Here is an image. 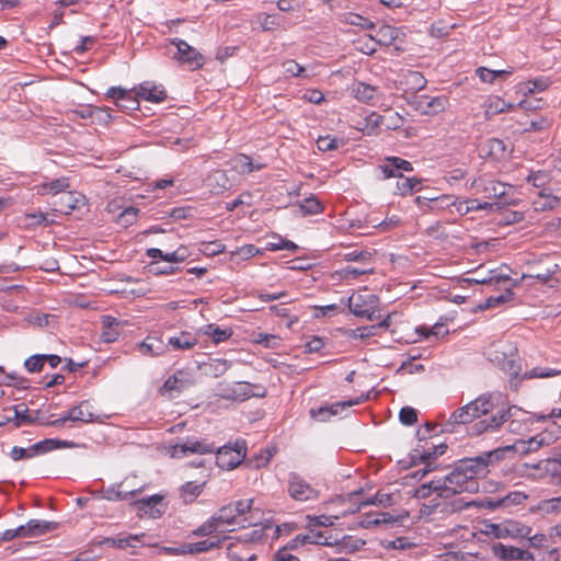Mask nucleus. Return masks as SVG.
Returning a JSON list of instances; mask_svg holds the SVG:
<instances>
[{"label": "nucleus", "mask_w": 561, "mask_h": 561, "mask_svg": "<svg viewBox=\"0 0 561 561\" xmlns=\"http://www.w3.org/2000/svg\"><path fill=\"white\" fill-rule=\"evenodd\" d=\"M205 333L210 336L216 344L227 341L232 335L230 329H220L214 323L206 327Z\"/></svg>", "instance_id": "nucleus-45"}, {"label": "nucleus", "mask_w": 561, "mask_h": 561, "mask_svg": "<svg viewBox=\"0 0 561 561\" xmlns=\"http://www.w3.org/2000/svg\"><path fill=\"white\" fill-rule=\"evenodd\" d=\"M334 519H336L335 516H327V515H320V516H313V517L308 516L307 528L332 526L334 524Z\"/></svg>", "instance_id": "nucleus-60"}, {"label": "nucleus", "mask_w": 561, "mask_h": 561, "mask_svg": "<svg viewBox=\"0 0 561 561\" xmlns=\"http://www.w3.org/2000/svg\"><path fill=\"white\" fill-rule=\"evenodd\" d=\"M415 108L423 115H437L446 108L448 105V99L444 95L430 96L419 95L414 101Z\"/></svg>", "instance_id": "nucleus-13"}, {"label": "nucleus", "mask_w": 561, "mask_h": 561, "mask_svg": "<svg viewBox=\"0 0 561 561\" xmlns=\"http://www.w3.org/2000/svg\"><path fill=\"white\" fill-rule=\"evenodd\" d=\"M253 500H240L222 506L214 516L220 527V533L227 531L230 526H244L248 522L243 515L251 512Z\"/></svg>", "instance_id": "nucleus-5"}, {"label": "nucleus", "mask_w": 561, "mask_h": 561, "mask_svg": "<svg viewBox=\"0 0 561 561\" xmlns=\"http://www.w3.org/2000/svg\"><path fill=\"white\" fill-rule=\"evenodd\" d=\"M103 324V331L101 334V339L105 343H113L115 342L119 336V322L116 318L111 316H105L102 321Z\"/></svg>", "instance_id": "nucleus-29"}, {"label": "nucleus", "mask_w": 561, "mask_h": 561, "mask_svg": "<svg viewBox=\"0 0 561 561\" xmlns=\"http://www.w3.org/2000/svg\"><path fill=\"white\" fill-rule=\"evenodd\" d=\"M67 413L68 419L72 422L90 423L94 421L89 401H82L79 405L71 408Z\"/></svg>", "instance_id": "nucleus-24"}, {"label": "nucleus", "mask_w": 561, "mask_h": 561, "mask_svg": "<svg viewBox=\"0 0 561 561\" xmlns=\"http://www.w3.org/2000/svg\"><path fill=\"white\" fill-rule=\"evenodd\" d=\"M284 73L286 77L294 78H309L310 76L306 73V68L299 65L295 60H286L283 62Z\"/></svg>", "instance_id": "nucleus-47"}, {"label": "nucleus", "mask_w": 561, "mask_h": 561, "mask_svg": "<svg viewBox=\"0 0 561 561\" xmlns=\"http://www.w3.org/2000/svg\"><path fill=\"white\" fill-rule=\"evenodd\" d=\"M378 93V89L374 85L356 82L353 85V94L354 96L362 102L370 103L375 100Z\"/></svg>", "instance_id": "nucleus-32"}, {"label": "nucleus", "mask_w": 561, "mask_h": 561, "mask_svg": "<svg viewBox=\"0 0 561 561\" xmlns=\"http://www.w3.org/2000/svg\"><path fill=\"white\" fill-rule=\"evenodd\" d=\"M311 535L312 545H321V546H331L337 542V537L332 536L331 534H327L325 531L316 530V528H308Z\"/></svg>", "instance_id": "nucleus-46"}, {"label": "nucleus", "mask_w": 561, "mask_h": 561, "mask_svg": "<svg viewBox=\"0 0 561 561\" xmlns=\"http://www.w3.org/2000/svg\"><path fill=\"white\" fill-rule=\"evenodd\" d=\"M351 312L359 318H365L369 321L376 319V311L378 307V297L376 295H362V294H353L348 298L347 304Z\"/></svg>", "instance_id": "nucleus-8"}, {"label": "nucleus", "mask_w": 561, "mask_h": 561, "mask_svg": "<svg viewBox=\"0 0 561 561\" xmlns=\"http://www.w3.org/2000/svg\"><path fill=\"white\" fill-rule=\"evenodd\" d=\"M233 168L239 173H251L253 171H260L265 168L263 163H254L252 159L245 154H240L233 160Z\"/></svg>", "instance_id": "nucleus-37"}, {"label": "nucleus", "mask_w": 561, "mask_h": 561, "mask_svg": "<svg viewBox=\"0 0 561 561\" xmlns=\"http://www.w3.org/2000/svg\"><path fill=\"white\" fill-rule=\"evenodd\" d=\"M263 538L262 528L236 537L227 547V557L231 561H254L256 559L254 546L261 543Z\"/></svg>", "instance_id": "nucleus-4"}, {"label": "nucleus", "mask_w": 561, "mask_h": 561, "mask_svg": "<svg viewBox=\"0 0 561 561\" xmlns=\"http://www.w3.org/2000/svg\"><path fill=\"white\" fill-rule=\"evenodd\" d=\"M493 554L502 561H533L534 556L525 549L507 546L501 542L491 547Z\"/></svg>", "instance_id": "nucleus-14"}, {"label": "nucleus", "mask_w": 561, "mask_h": 561, "mask_svg": "<svg viewBox=\"0 0 561 561\" xmlns=\"http://www.w3.org/2000/svg\"><path fill=\"white\" fill-rule=\"evenodd\" d=\"M399 33V28L385 24L377 30L375 36H369V41H375L376 44L381 46H390L398 38Z\"/></svg>", "instance_id": "nucleus-23"}, {"label": "nucleus", "mask_w": 561, "mask_h": 561, "mask_svg": "<svg viewBox=\"0 0 561 561\" xmlns=\"http://www.w3.org/2000/svg\"><path fill=\"white\" fill-rule=\"evenodd\" d=\"M505 525L507 538L524 539L526 537H529V535L533 531L531 527L517 520L507 519L505 520Z\"/></svg>", "instance_id": "nucleus-34"}, {"label": "nucleus", "mask_w": 561, "mask_h": 561, "mask_svg": "<svg viewBox=\"0 0 561 561\" xmlns=\"http://www.w3.org/2000/svg\"><path fill=\"white\" fill-rule=\"evenodd\" d=\"M503 456L504 449H494L472 458L460 459L448 474L421 484L415 490V496L425 499L432 493H437L439 497L448 499L463 492L474 493L479 490V479L486 477Z\"/></svg>", "instance_id": "nucleus-2"}, {"label": "nucleus", "mask_w": 561, "mask_h": 561, "mask_svg": "<svg viewBox=\"0 0 561 561\" xmlns=\"http://www.w3.org/2000/svg\"><path fill=\"white\" fill-rule=\"evenodd\" d=\"M559 203L560 198L558 196L552 195L543 188L539 192L538 197L534 199L533 205L536 211H545L553 209L559 205Z\"/></svg>", "instance_id": "nucleus-28"}, {"label": "nucleus", "mask_w": 561, "mask_h": 561, "mask_svg": "<svg viewBox=\"0 0 561 561\" xmlns=\"http://www.w3.org/2000/svg\"><path fill=\"white\" fill-rule=\"evenodd\" d=\"M373 273H374V267L356 268V267H352V266H346V267L342 268L340 272L341 276L344 279H355L360 275L373 274Z\"/></svg>", "instance_id": "nucleus-56"}, {"label": "nucleus", "mask_w": 561, "mask_h": 561, "mask_svg": "<svg viewBox=\"0 0 561 561\" xmlns=\"http://www.w3.org/2000/svg\"><path fill=\"white\" fill-rule=\"evenodd\" d=\"M430 450H426L424 446H417L414 448L410 455L411 463L419 465L424 463L425 467L423 470L417 471L415 476L424 477L426 473L432 472L437 469V467H432V461H430Z\"/></svg>", "instance_id": "nucleus-21"}, {"label": "nucleus", "mask_w": 561, "mask_h": 561, "mask_svg": "<svg viewBox=\"0 0 561 561\" xmlns=\"http://www.w3.org/2000/svg\"><path fill=\"white\" fill-rule=\"evenodd\" d=\"M527 495L520 491H512L502 497H493L484 501L483 506L489 510H497L501 507L510 508L523 504L527 500Z\"/></svg>", "instance_id": "nucleus-16"}, {"label": "nucleus", "mask_w": 561, "mask_h": 561, "mask_svg": "<svg viewBox=\"0 0 561 561\" xmlns=\"http://www.w3.org/2000/svg\"><path fill=\"white\" fill-rule=\"evenodd\" d=\"M344 145V141L341 138L327 135V136H320L317 139V147L320 151H331L336 150L341 146Z\"/></svg>", "instance_id": "nucleus-44"}, {"label": "nucleus", "mask_w": 561, "mask_h": 561, "mask_svg": "<svg viewBox=\"0 0 561 561\" xmlns=\"http://www.w3.org/2000/svg\"><path fill=\"white\" fill-rule=\"evenodd\" d=\"M483 533L494 538H507L505 520L500 524H486Z\"/></svg>", "instance_id": "nucleus-55"}, {"label": "nucleus", "mask_w": 561, "mask_h": 561, "mask_svg": "<svg viewBox=\"0 0 561 561\" xmlns=\"http://www.w3.org/2000/svg\"><path fill=\"white\" fill-rule=\"evenodd\" d=\"M525 411L511 405L501 392H485L451 413L444 431L453 432L455 425H465L481 419L471 427V434L496 433L507 423V431L518 434L527 428Z\"/></svg>", "instance_id": "nucleus-1"}, {"label": "nucleus", "mask_w": 561, "mask_h": 561, "mask_svg": "<svg viewBox=\"0 0 561 561\" xmlns=\"http://www.w3.org/2000/svg\"><path fill=\"white\" fill-rule=\"evenodd\" d=\"M170 43L178 48V59L181 64H185L192 69H199L204 66L203 55L184 39L172 38Z\"/></svg>", "instance_id": "nucleus-10"}, {"label": "nucleus", "mask_w": 561, "mask_h": 561, "mask_svg": "<svg viewBox=\"0 0 561 561\" xmlns=\"http://www.w3.org/2000/svg\"><path fill=\"white\" fill-rule=\"evenodd\" d=\"M489 153L495 159H502L505 157L506 145L502 139L492 138L488 141Z\"/></svg>", "instance_id": "nucleus-51"}, {"label": "nucleus", "mask_w": 561, "mask_h": 561, "mask_svg": "<svg viewBox=\"0 0 561 561\" xmlns=\"http://www.w3.org/2000/svg\"><path fill=\"white\" fill-rule=\"evenodd\" d=\"M58 523L42 519H30L26 523V534L30 538L38 537L56 530Z\"/></svg>", "instance_id": "nucleus-22"}, {"label": "nucleus", "mask_w": 561, "mask_h": 561, "mask_svg": "<svg viewBox=\"0 0 561 561\" xmlns=\"http://www.w3.org/2000/svg\"><path fill=\"white\" fill-rule=\"evenodd\" d=\"M227 391V397L233 400L242 401L251 397H264V390L262 387L253 386L245 381L236 382Z\"/></svg>", "instance_id": "nucleus-17"}, {"label": "nucleus", "mask_w": 561, "mask_h": 561, "mask_svg": "<svg viewBox=\"0 0 561 561\" xmlns=\"http://www.w3.org/2000/svg\"><path fill=\"white\" fill-rule=\"evenodd\" d=\"M371 259V253L368 251H351L344 255V260L348 262H368Z\"/></svg>", "instance_id": "nucleus-63"}, {"label": "nucleus", "mask_w": 561, "mask_h": 561, "mask_svg": "<svg viewBox=\"0 0 561 561\" xmlns=\"http://www.w3.org/2000/svg\"><path fill=\"white\" fill-rule=\"evenodd\" d=\"M481 186L482 188L480 191L486 198H502L506 194V185L500 181H480L478 187Z\"/></svg>", "instance_id": "nucleus-25"}, {"label": "nucleus", "mask_w": 561, "mask_h": 561, "mask_svg": "<svg viewBox=\"0 0 561 561\" xmlns=\"http://www.w3.org/2000/svg\"><path fill=\"white\" fill-rule=\"evenodd\" d=\"M385 161L392 162V167L397 170L399 174H402V172L413 171L412 163L400 157H386Z\"/></svg>", "instance_id": "nucleus-58"}, {"label": "nucleus", "mask_w": 561, "mask_h": 561, "mask_svg": "<svg viewBox=\"0 0 561 561\" xmlns=\"http://www.w3.org/2000/svg\"><path fill=\"white\" fill-rule=\"evenodd\" d=\"M179 375H182V373L174 374L164 381L163 386L161 387L162 394L168 393L171 398H173L174 393H180L187 387V380L180 378Z\"/></svg>", "instance_id": "nucleus-30"}, {"label": "nucleus", "mask_w": 561, "mask_h": 561, "mask_svg": "<svg viewBox=\"0 0 561 561\" xmlns=\"http://www.w3.org/2000/svg\"><path fill=\"white\" fill-rule=\"evenodd\" d=\"M365 545V541L359 538H354L353 536H343L342 538H337V542L333 546L339 547L341 551L345 552H355L360 550Z\"/></svg>", "instance_id": "nucleus-42"}, {"label": "nucleus", "mask_w": 561, "mask_h": 561, "mask_svg": "<svg viewBox=\"0 0 561 561\" xmlns=\"http://www.w3.org/2000/svg\"><path fill=\"white\" fill-rule=\"evenodd\" d=\"M298 207L302 216L318 215L323 210L321 202L313 195L301 201Z\"/></svg>", "instance_id": "nucleus-40"}, {"label": "nucleus", "mask_w": 561, "mask_h": 561, "mask_svg": "<svg viewBox=\"0 0 561 561\" xmlns=\"http://www.w3.org/2000/svg\"><path fill=\"white\" fill-rule=\"evenodd\" d=\"M377 334V327L365 325L354 330L347 331V336L351 339L365 340Z\"/></svg>", "instance_id": "nucleus-50"}, {"label": "nucleus", "mask_w": 561, "mask_h": 561, "mask_svg": "<svg viewBox=\"0 0 561 561\" xmlns=\"http://www.w3.org/2000/svg\"><path fill=\"white\" fill-rule=\"evenodd\" d=\"M486 354L490 362L510 376L511 388L515 391L523 379L550 378L561 375V369L558 368L535 367L519 377V356L516 347L511 344L492 345Z\"/></svg>", "instance_id": "nucleus-3"}, {"label": "nucleus", "mask_w": 561, "mask_h": 561, "mask_svg": "<svg viewBox=\"0 0 561 561\" xmlns=\"http://www.w3.org/2000/svg\"><path fill=\"white\" fill-rule=\"evenodd\" d=\"M145 536L146 534L141 533L137 535H129L128 537L125 538L106 537L101 541V545H106L118 549H126L127 547L136 548L137 542H140Z\"/></svg>", "instance_id": "nucleus-26"}, {"label": "nucleus", "mask_w": 561, "mask_h": 561, "mask_svg": "<svg viewBox=\"0 0 561 561\" xmlns=\"http://www.w3.org/2000/svg\"><path fill=\"white\" fill-rule=\"evenodd\" d=\"M543 444V438H539V436H534L529 438L528 440H519L513 446H507L504 449V453L506 450L515 449L516 451H519L522 454H528L538 450Z\"/></svg>", "instance_id": "nucleus-36"}, {"label": "nucleus", "mask_w": 561, "mask_h": 561, "mask_svg": "<svg viewBox=\"0 0 561 561\" xmlns=\"http://www.w3.org/2000/svg\"><path fill=\"white\" fill-rule=\"evenodd\" d=\"M72 446H75V444L69 440L48 438V439L38 442L36 444H33L32 446H30L27 448H28L31 458H33L38 455H44L54 449L67 448V447H72Z\"/></svg>", "instance_id": "nucleus-19"}, {"label": "nucleus", "mask_w": 561, "mask_h": 561, "mask_svg": "<svg viewBox=\"0 0 561 561\" xmlns=\"http://www.w3.org/2000/svg\"><path fill=\"white\" fill-rule=\"evenodd\" d=\"M196 343L197 339L193 334L182 332L179 336L170 337L168 345L172 346L174 350H190L195 346Z\"/></svg>", "instance_id": "nucleus-39"}, {"label": "nucleus", "mask_w": 561, "mask_h": 561, "mask_svg": "<svg viewBox=\"0 0 561 561\" xmlns=\"http://www.w3.org/2000/svg\"><path fill=\"white\" fill-rule=\"evenodd\" d=\"M221 543L220 539H205L198 542L186 543L188 554H197L218 548Z\"/></svg>", "instance_id": "nucleus-41"}, {"label": "nucleus", "mask_w": 561, "mask_h": 561, "mask_svg": "<svg viewBox=\"0 0 561 561\" xmlns=\"http://www.w3.org/2000/svg\"><path fill=\"white\" fill-rule=\"evenodd\" d=\"M369 505H380L382 507H387L392 505V497L387 493H377L375 496L360 501L359 504L354 510H352V512H357L362 507Z\"/></svg>", "instance_id": "nucleus-43"}, {"label": "nucleus", "mask_w": 561, "mask_h": 561, "mask_svg": "<svg viewBox=\"0 0 561 561\" xmlns=\"http://www.w3.org/2000/svg\"><path fill=\"white\" fill-rule=\"evenodd\" d=\"M549 181V176L545 171L531 172L527 176V182L536 187H543Z\"/></svg>", "instance_id": "nucleus-62"}, {"label": "nucleus", "mask_w": 561, "mask_h": 561, "mask_svg": "<svg viewBox=\"0 0 561 561\" xmlns=\"http://www.w3.org/2000/svg\"><path fill=\"white\" fill-rule=\"evenodd\" d=\"M68 187H69L68 179L60 178V179H55L50 182H44V183L37 185V193L41 195H47V194H51V195L60 194L61 195L64 192H66V188H68Z\"/></svg>", "instance_id": "nucleus-27"}, {"label": "nucleus", "mask_w": 561, "mask_h": 561, "mask_svg": "<svg viewBox=\"0 0 561 561\" xmlns=\"http://www.w3.org/2000/svg\"><path fill=\"white\" fill-rule=\"evenodd\" d=\"M226 247L222 244L219 240L215 241H203L199 243L198 250L207 256H215L217 254H220L225 251Z\"/></svg>", "instance_id": "nucleus-49"}, {"label": "nucleus", "mask_w": 561, "mask_h": 561, "mask_svg": "<svg viewBox=\"0 0 561 561\" xmlns=\"http://www.w3.org/2000/svg\"><path fill=\"white\" fill-rule=\"evenodd\" d=\"M514 293L511 289H506L503 294L497 296H490L483 305H480V309H491L499 305L505 304L513 299Z\"/></svg>", "instance_id": "nucleus-48"}, {"label": "nucleus", "mask_w": 561, "mask_h": 561, "mask_svg": "<svg viewBox=\"0 0 561 561\" xmlns=\"http://www.w3.org/2000/svg\"><path fill=\"white\" fill-rule=\"evenodd\" d=\"M136 94L139 99H142L152 103H160L167 99V91L162 85H156L152 82L145 81L136 88Z\"/></svg>", "instance_id": "nucleus-18"}, {"label": "nucleus", "mask_w": 561, "mask_h": 561, "mask_svg": "<svg viewBox=\"0 0 561 561\" xmlns=\"http://www.w3.org/2000/svg\"><path fill=\"white\" fill-rule=\"evenodd\" d=\"M45 364V355H32L24 362V367L28 373L42 371Z\"/></svg>", "instance_id": "nucleus-54"}, {"label": "nucleus", "mask_w": 561, "mask_h": 561, "mask_svg": "<svg viewBox=\"0 0 561 561\" xmlns=\"http://www.w3.org/2000/svg\"><path fill=\"white\" fill-rule=\"evenodd\" d=\"M399 420L403 425H413L417 421V412L414 408L404 407L400 410Z\"/></svg>", "instance_id": "nucleus-57"}, {"label": "nucleus", "mask_w": 561, "mask_h": 561, "mask_svg": "<svg viewBox=\"0 0 561 561\" xmlns=\"http://www.w3.org/2000/svg\"><path fill=\"white\" fill-rule=\"evenodd\" d=\"M140 518H160L167 511L168 505L164 503V497L160 494H154L133 502Z\"/></svg>", "instance_id": "nucleus-9"}, {"label": "nucleus", "mask_w": 561, "mask_h": 561, "mask_svg": "<svg viewBox=\"0 0 561 561\" xmlns=\"http://www.w3.org/2000/svg\"><path fill=\"white\" fill-rule=\"evenodd\" d=\"M397 182V193L401 196L413 194V192L420 190L422 183L421 179L417 178H404L402 174Z\"/></svg>", "instance_id": "nucleus-38"}, {"label": "nucleus", "mask_w": 561, "mask_h": 561, "mask_svg": "<svg viewBox=\"0 0 561 561\" xmlns=\"http://www.w3.org/2000/svg\"><path fill=\"white\" fill-rule=\"evenodd\" d=\"M121 486H122V484H116V485H112V486H108L107 489L103 490L102 491L103 497L107 501H125L129 496L133 497L141 491V489L121 491L119 490Z\"/></svg>", "instance_id": "nucleus-35"}, {"label": "nucleus", "mask_w": 561, "mask_h": 561, "mask_svg": "<svg viewBox=\"0 0 561 561\" xmlns=\"http://www.w3.org/2000/svg\"><path fill=\"white\" fill-rule=\"evenodd\" d=\"M245 457V443L236 442L234 445H225L217 448L216 463L221 469L231 470L238 467Z\"/></svg>", "instance_id": "nucleus-7"}, {"label": "nucleus", "mask_w": 561, "mask_h": 561, "mask_svg": "<svg viewBox=\"0 0 561 561\" xmlns=\"http://www.w3.org/2000/svg\"><path fill=\"white\" fill-rule=\"evenodd\" d=\"M451 199H453V196H450V195H442L438 197H431V198H428V203H430L428 207L432 210L444 209L445 207H448L449 205L454 204V202Z\"/></svg>", "instance_id": "nucleus-61"}, {"label": "nucleus", "mask_w": 561, "mask_h": 561, "mask_svg": "<svg viewBox=\"0 0 561 561\" xmlns=\"http://www.w3.org/2000/svg\"><path fill=\"white\" fill-rule=\"evenodd\" d=\"M216 449L213 443L207 442L206 439L198 440L194 437L186 438L183 443H178L173 446V456H186L188 453L191 454H211Z\"/></svg>", "instance_id": "nucleus-11"}, {"label": "nucleus", "mask_w": 561, "mask_h": 561, "mask_svg": "<svg viewBox=\"0 0 561 561\" xmlns=\"http://www.w3.org/2000/svg\"><path fill=\"white\" fill-rule=\"evenodd\" d=\"M137 347L142 355L153 357L164 354L168 346L158 337L147 336Z\"/></svg>", "instance_id": "nucleus-20"}, {"label": "nucleus", "mask_w": 561, "mask_h": 561, "mask_svg": "<svg viewBox=\"0 0 561 561\" xmlns=\"http://www.w3.org/2000/svg\"><path fill=\"white\" fill-rule=\"evenodd\" d=\"M287 493L297 502H314L320 497V491L295 471L288 473Z\"/></svg>", "instance_id": "nucleus-6"}, {"label": "nucleus", "mask_w": 561, "mask_h": 561, "mask_svg": "<svg viewBox=\"0 0 561 561\" xmlns=\"http://www.w3.org/2000/svg\"><path fill=\"white\" fill-rule=\"evenodd\" d=\"M117 106L124 108L125 111H135L139 107V96L136 94V88L134 89V94L129 92L123 101L116 103Z\"/></svg>", "instance_id": "nucleus-59"}, {"label": "nucleus", "mask_w": 561, "mask_h": 561, "mask_svg": "<svg viewBox=\"0 0 561 561\" xmlns=\"http://www.w3.org/2000/svg\"><path fill=\"white\" fill-rule=\"evenodd\" d=\"M345 21L351 25L359 26L364 30H370L375 27V24L370 20L357 13H348L345 18Z\"/></svg>", "instance_id": "nucleus-53"}, {"label": "nucleus", "mask_w": 561, "mask_h": 561, "mask_svg": "<svg viewBox=\"0 0 561 561\" xmlns=\"http://www.w3.org/2000/svg\"><path fill=\"white\" fill-rule=\"evenodd\" d=\"M540 510H542L547 513L561 512V496L543 501L540 504Z\"/></svg>", "instance_id": "nucleus-64"}, {"label": "nucleus", "mask_w": 561, "mask_h": 561, "mask_svg": "<svg viewBox=\"0 0 561 561\" xmlns=\"http://www.w3.org/2000/svg\"><path fill=\"white\" fill-rule=\"evenodd\" d=\"M363 402V399L357 398L355 400L340 401L335 402L331 405H323L318 409H311L310 414L311 417L321 422L328 421L331 416L340 414L346 408L353 407L355 404H359Z\"/></svg>", "instance_id": "nucleus-15"}, {"label": "nucleus", "mask_w": 561, "mask_h": 561, "mask_svg": "<svg viewBox=\"0 0 561 561\" xmlns=\"http://www.w3.org/2000/svg\"><path fill=\"white\" fill-rule=\"evenodd\" d=\"M204 485L205 482L199 484L192 481L184 483L179 490L183 503H193L203 492Z\"/></svg>", "instance_id": "nucleus-31"}, {"label": "nucleus", "mask_w": 561, "mask_h": 561, "mask_svg": "<svg viewBox=\"0 0 561 561\" xmlns=\"http://www.w3.org/2000/svg\"><path fill=\"white\" fill-rule=\"evenodd\" d=\"M85 205V197L78 193L66 191L58 196L53 203L54 210L60 214L68 215L72 210L80 209Z\"/></svg>", "instance_id": "nucleus-12"}, {"label": "nucleus", "mask_w": 561, "mask_h": 561, "mask_svg": "<svg viewBox=\"0 0 561 561\" xmlns=\"http://www.w3.org/2000/svg\"><path fill=\"white\" fill-rule=\"evenodd\" d=\"M216 531H220V527L216 523V519L214 516H211L208 520H206L204 524H202L199 527H197L193 534L195 536H209Z\"/></svg>", "instance_id": "nucleus-52"}, {"label": "nucleus", "mask_w": 561, "mask_h": 561, "mask_svg": "<svg viewBox=\"0 0 561 561\" xmlns=\"http://www.w3.org/2000/svg\"><path fill=\"white\" fill-rule=\"evenodd\" d=\"M11 414L15 427H21L35 422V417L31 415L28 408L24 403L12 405Z\"/></svg>", "instance_id": "nucleus-33"}]
</instances>
